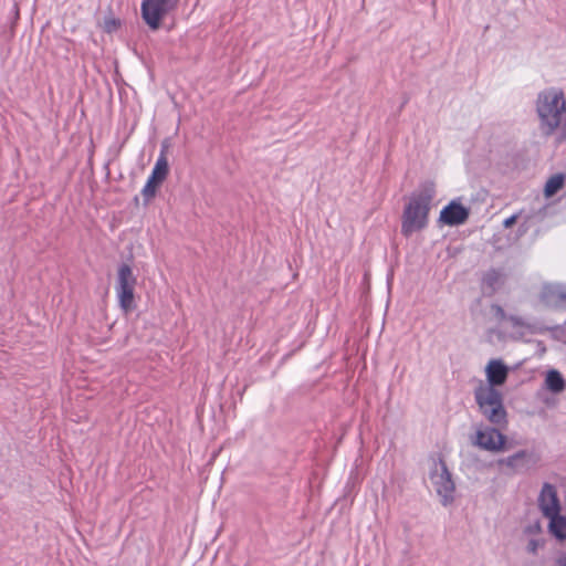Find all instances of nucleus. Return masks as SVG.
<instances>
[{
  "instance_id": "3",
  "label": "nucleus",
  "mask_w": 566,
  "mask_h": 566,
  "mask_svg": "<svg viewBox=\"0 0 566 566\" xmlns=\"http://www.w3.org/2000/svg\"><path fill=\"white\" fill-rule=\"evenodd\" d=\"M474 399L482 416L493 426L506 427L507 411L502 394L492 386H478Z\"/></svg>"
},
{
  "instance_id": "10",
  "label": "nucleus",
  "mask_w": 566,
  "mask_h": 566,
  "mask_svg": "<svg viewBox=\"0 0 566 566\" xmlns=\"http://www.w3.org/2000/svg\"><path fill=\"white\" fill-rule=\"evenodd\" d=\"M538 507L546 518L560 513V503L554 485L544 483L538 496Z\"/></svg>"
},
{
  "instance_id": "1",
  "label": "nucleus",
  "mask_w": 566,
  "mask_h": 566,
  "mask_svg": "<svg viewBox=\"0 0 566 566\" xmlns=\"http://www.w3.org/2000/svg\"><path fill=\"white\" fill-rule=\"evenodd\" d=\"M535 112L542 136L557 134L560 142L566 140V96L562 88L541 91L535 99Z\"/></svg>"
},
{
  "instance_id": "2",
  "label": "nucleus",
  "mask_w": 566,
  "mask_h": 566,
  "mask_svg": "<svg viewBox=\"0 0 566 566\" xmlns=\"http://www.w3.org/2000/svg\"><path fill=\"white\" fill-rule=\"evenodd\" d=\"M436 196V185L431 180L420 184L406 205L401 220V233L405 237L420 231L428 224V214Z\"/></svg>"
},
{
  "instance_id": "14",
  "label": "nucleus",
  "mask_w": 566,
  "mask_h": 566,
  "mask_svg": "<svg viewBox=\"0 0 566 566\" xmlns=\"http://www.w3.org/2000/svg\"><path fill=\"white\" fill-rule=\"evenodd\" d=\"M504 283V274L496 269H490L483 274L482 290L484 294H494Z\"/></svg>"
},
{
  "instance_id": "24",
  "label": "nucleus",
  "mask_w": 566,
  "mask_h": 566,
  "mask_svg": "<svg viewBox=\"0 0 566 566\" xmlns=\"http://www.w3.org/2000/svg\"><path fill=\"white\" fill-rule=\"evenodd\" d=\"M521 336H523V332L512 333V337H513V338H518V337H521Z\"/></svg>"
},
{
  "instance_id": "23",
  "label": "nucleus",
  "mask_w": 566,
  "mask_h": 566,
  "mask_svg": "<svg viewBox=\"0 0 566 566\" xmlns=\"http://www.w3.org/2000/svg\"><path fill=\"white\" fill-rule=\"evenodd\" d=\"M557 563L559 566H566V557L558 558Z\"/></svg>"
},
{
  "instance_id": "22",
  "label": "nucleus",
  "mask_w": 566,
  "mask_h": 566,
  "mask_svg": "<svg viewBox=\"0 0 566 566\" xmlns=\"http://www.w3.org/2000/svg\"><path fill=\"white\" fill-rule=\"evenodd\" d=\"M516 220V216H511L509 218H506L503 222L504 227H511Z\"/></svg>"
},
{
  "instance_id": "11",
  "label": "nucleus",
  "mask_w": 566,
  "mask_h": 566,
  "mask_svg": "<svg viewBox=\"0 0 566 566\" xmlns=\"http://www.w3.org/2000/svg\"><path fill=\"white\" fill-rule=\"evenodd\" d=\"M539 300L547 307H564L566 306V286L558 283H546L542 287Z\"/></svg>"
},
{
  "instance_id": "8",
  "label": "nucleus",
  "mask_w": 566,
  "mask_h": 566,
  "mask_svg": "<svg viewBox=\"0 0 566 566\" xmlns=\"http://www.w3.org/2000/svg\"><path fill=\"white\" fill-rule=\"evenodd\" d=\"M168 171V161L165 155L161 154L158 157L150 176L142 189V195L146 203H148L155 197L157 187L166 179Z\"/></svg>"
},
{
  "instance_id": "9",
  "label": "nucleus",
  "mask_w": 566,
  "mask_h": 566,
  "mask_svg": "<svg viewBox=\"0 0 566 566\" xmlns=\"http://www.w3.org/2000/svg\"><path fill=\"white\" fill-rule=\"evenodd\" d=\"M469 217L470 209L461 205L460 199H453L440 211L439 222L444 226L457 227L465 223Z\"/></svg>"
},
{
  "instance_id": "13",
  "label": "nucleus",
  "mask_w": 566,
  "mask_h": 566,
  "mask_svg": "<svg viewBox=\"0 0 566 566\" xmlns=\"http://www.w3.org/2000/svg\"><path fill=\"white\" fill-rule=\"evenodd\" d=\"M531 462H534L533 455L526 450H521L499 461L500 464L510 468L513 472H521L528 469Z\"/></svg>"
},
{
  "instance_id": "18",
  "label": "nucleus",
  "mask_w": 566,
  "mask_h": 566,
  "mask_svg": "<svg viewBox=\"0 0 566 566\" xmlns=\"http://www.w3.org/2000/svg\"><path fill=\"white\" fill-rule=\"evenodd\" d=\"M565 184V175L559 172L553 175L545 184L544 195L546 198H551L556 195Z\"/></svg>"
},
{
  "instance_id": "7",
  "label": "nucleus",
  "mask_w": 566,
  "mask_h": 566,
  "mask_svg": "<svg viewBox=\"0 0 566 566\" xmlns=\"http://www.w3.org/2000/svg\"><path fill=\"white\" fill-rule=\"evenodd\" d=\"M430 480L443 505L453 500L454 483L443 460L433 461Z\"/></svg>"
},
{
  "instance_id": "21",
  "label": "nucleus",
  "mask_w": 566,
  "mask_h": 566,
  "mask_svg": "<svg viewBox=\"0 0 566 566\" xmlns=\"http://www.w3.org/2000/svg\"><path fill=\"white\" fill-rule=\"evenodd\" d=\"M117 27H119V21L112 19L109 21H106V31L111 32L115 30Z\"/></svg>"
},
{
  "instance_id": "12",
  "label": "nucleus",
  "mask_w": 566,
  "mask_h": 566,
  "mask_svg": "<svg viewBox=\"0 0 566 566\" xmlns=\"http://www.w3.org/2000/svg\"><path fill=\"white\" fill-rule=\"evenodd\" d=\"M485 373L488 384H480L479 386H492L495 388V386H501L505 382L509 369L501 360L492 359L489 361Z\"/></svg>"
},
{
  "instance_id": "4",
  "label": "nucleus",
  "mask_w": 566,
  "mask_h": 566,
  "mask_svg": "<svg viewBox=\"0 0 566 566\" xmlns=\"http://www.w3.org/2000/svg\"><path fill=\"white\" fill-rule=\"evenodd\" d=\"M137 277L127 263H122L117 269L115 292L118 305L125 313H130L135 307V287Z\"/></svg>"
},
{
  "instance_id": "5",
  "label": "nucleus",
  "mask_w": 566,
  "mask_h": 566,
  "mask_svg": "<svg viewBox=\"0 0 566 566\" xmlns=\"http://www.w3.org/2000/svg\"><path fill=\"white\" fill-rule=\"evenodd\" d=\"M497 426H476L471 443L491 453H499L505 450L506 437L496 428Z\"/></svg>"
},
{
  "instance_id": "20",
  "label": "nucleus",
  "mask_w": 566,
  "mask_h": 566,
  "mask_svg": "<svg viewBox=\"0 0 566 566\" xmlns=\"http://www.w3.org/2000/svg\"><path fill=\"white\" fill-rule=\"evenodd\" d=\"M525 532L528 534H539L542 532L539 522H535L533 525L526 527Z\"/></svg>"
},
{
  "instance_id": "6",
  "label": "nucleus",
  "mask_w": 566,
  "mask_h": 566,
  "mask_svg": "<svg viewBox=\"0 0 566 566\" xmlns=\"http://www.w3.org/2000/svg\"><path fill=\"white\" fill-rule=\"evenodd\" d=\"M178 3L179 0H143L140 6L142 18L151 30H157L161 20L172 12Z\"/></svg>"
},
{
  "instance_id": "19",
  "label": "nucleus",
  "mask_w": 566,
  "mask_h": 566,
  "mask_svg": "<svg viewBox=\"0 0 566 566\" xmlns=\"http://www.w3.org/2000/svg\"><path fill=\"white\" fill-rule=\"evenodd\" d=\"M544 539L541 537L530 538L526 545L527 553L536 555L538 549L544 546Z\"/></svg>"
},
{
  "instance_id": "15",
  "label": "nucleus",
  "mask_w": 566,
  "mask_h": 566,
  "mask_svg": "<svg viewBox=\"0 0 566 566\" xmlns=\"http://www.w3.org/2000/svg\"><path fill=\"white\" fill-rule=\"evenodd\" d=\"M491 310L499 322H507L513 328H527L526 323L518 316H507L502 306L493 304Z\"/></svg>"
},
{
  "instance_id": "16",
  "label": "nucleus",
  "mask_w": 566,
  "mask_h": 566,
  "mask_svg": "<svg viewBox=\"0 0 566 566\" xmlns=\"http://www.w3.org/2000/svg\"><path fill=\"white\" fill-rule=\"evenodd\" d=\"M548 531L556 538L563 541L566 539V516L560 513L548 517Z\"/></svg>"
},
{
  "instance_id": "17",
  "label": "nucleus",
  "mask_w": 566,
  "mask_h": 566,
  "mask_svg": "<svg viewBox=\"0 0 566 566\" xmlns=\"http://www.w3.org/2000/svg\"><path fill=\"white\" fill-rule=\"evenodd\" d=\"M545 386L549 391L559 394L565 389V380L557 370L553 369L546 374Z\"/></svg>"
}]
</instances>
